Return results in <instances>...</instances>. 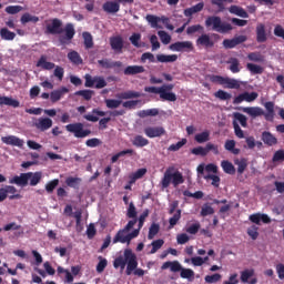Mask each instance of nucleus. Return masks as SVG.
<instances>
[{
  "label": "nucleus",
  "instance_id": "603ef678",
  "mask_svg": "<svg viewBox=\"0 0 284 284\" xmlns=\"http://www.w3.org/2000/svg\"><path fill=\"white\" fill-rule=\"evenodd\" d=\"M163 245H165V241L163 240H155L151 243V251L149 252V254H156L158 250H161V247H163Z\"/></svg>",
  "mask_w": 284,
  "mask_h": 284
},
{
  "label": "nucleus",
  "instance_id": "5fc2aeb1",
  "mask_svg": "<svg viewBox=\"0 0 284 284\" xmlns=\"http://www.w3.org/2000/svg\"><path fill=\"white\" fill-rule=\"evenodd\" d=\"M246 70H250L251 74H263V68L258 64L247 63Z\"/></svg>",
  "mask_w": 284,
  "mask_h": 284
},
{
  "label": "nucleus",
  "instance_id": "a211bd4d",
  "mask_svg": "<svg viewBox=\"0 0 284 284\" xmlns=\"http://www.w3.org/2000/svg\"><path fill=\"white\" fill-rule=\"evenodd\" d=\"M1 141L6 145H13L14 148H23L26 143L22 139L17 138V135L2 136Z\"/></svg>",
  "mask_w": 284,
  "mask_h": 284
},
{
  "label": "nucleus",
  "instance_id": "aec40b11",
  "mask_svg": "<svg viewBox=\"0 0 284 284\" xmlns=\"http://www.w3.org/2000/svg\"><path fill=\"white\" fill-rule=\"evenodd\" d=\"M248 220L251 221V223H255V225H261V221L262 223H265V224L272 223V219H270L267 214H263V213L251 214L248 216Z\"/></svg>",
  "mask_w": 284,
  "mask_h": 284
},
{
  "label": "nucleus",
  "instance_id": "e433bc0d",
  "mask_svg": "<svg viewBox=\"0 0 284 284\" xmlns=\"http://www.w3.org/2000/svg\"><path fill=\"white\" fill-rule=\"evenodd\" d=\"M227 63L230 64L229 70H231L233 74H239V72H241V62L239 61V59L230 58Z\"/></svg>",
  "mask_w": 284,
  "mask_h": 284
},
{
  "label": "nucleus",
  "instance_id": "72a5a7b5",
  "mask_svg": "<svg viewBox=\"0 0 284 284\" xmlns=\"http://www.w3.org/2000/svg\"><path fill=\"white\" fill-rule=\"evenodd\" d=\"M68 59L73 65H81L83 64V58H81V54L77 51H71L68 53Z\"/></svg>",
  "mask_w": 284,
  "mask_h": 284
},
{
  "label": "nucleus",
  "instance_id": "13d9d810",
  "mask_svg": "<svg viewBox=\"0 0 284 284\" xmlns=\"http://www.w3.org/2000/svg\"><path fill=\"white\" fill-rule=\"evenodd\" d=\"M94 88L97 90H102V88L108 87V81H105V78L103 77H94Z\"/></svg>",
  "mask_w": 284,
  "mask_h": 284
},
{
  "label": "nucleus",
  "instance_id": "20e7f679",
  "mask_svg": "<svg viewBox=\"0 0 284 284\" xmlns=\"http://www.w3.org/2000/svg\"><path fill=\"white\" fill-rule=\"evenodd\" d=\"M185 183V178H183V173L181 171L174 169V166H169L164 175L161 180V186L163 190H166V187H170V185L173 184V187H179V185H183Z\"/></svg>",
  "mask_w": 284,
  "mask_h": 284
},
{
  "label": "nucleus",
  "instance_id": "774afa93",
  "mask_svg": "<svg viewBox=\"0 0 284 284\" xmlns=\"http://www.w3.org/2000/svg\"><path fill=\"white\" fill-rule=\"evenodd\" d=\"M273 163H278L284 161V150H277L272 159Z\"/></svg>",
  "mask_w": 284,
  "mask_h": 284
},
{
  "label": "nucleus",
  "instance_id": "e2e57ef3",
  "mask_svg": "<svg viewBox=\"0 0 284 284\" xmlns=\"http://www.w3.org/2000/svg\"><path fill=\"white\" fill-rule=\"evenodd\" d=\"M158 36L164 45H168L172 41V37L166 31H158Z\"/></svg>",
  "mask_w": 284,
  "mask_h": 284
},
{
  "label": "nucleus",
  "instance_id": "f704fd0d",
  "mask_svg": "<svg viewBox=\"0 0 284 284\" xmlns=\"http://www.w3.org/2000/svg\"><path fill=\"white\" fill-rule=\"evenodd\" d=\"M224 149L231 154H241V149H236V141L234 140H226L224 143Z\"/></svg>",
  "mask_w": 284,
  "mask_h": 284
},
{
  "label": "nucleus",
  "instance_id": "6e6d98bb",
  "mask_svg": "<svg viewBox=\"0 0 284 284\" xmlns=\"http://www.w3.org/2000/svg\"><path fill=\"white\" fill-rule=\"evenodd\" d=\"M125 154H134V150L126 149V150L120 151L119 153L114 154L111 158V163H116V161H119V159H121V156H125Z\"/></svg>",
  "mask_w": 284,
  "mask_h": 284
},
{
  "label": "nucleus",
  "instance_id": "cd10ccee",
  "mask_svg": "<svg viewBox=\"0 0 284 284\" xmlns=\"http://www.w3.org/2000/svg\"><path fill=\"white\" fill-rule=\"evenodd\" d=\"M0 105H8L9 108H19V105H21V102L11 97L3 95L0 97Z\"/></svg>",
  "mask_w": 284,
  "mask_h": 284
},
{
  "label": "nucleus",
  "instance_id": "49530a36",
  "mask_svg": "<svg viewBox=\"0 0 284 284\" xmlns=\"http://www.w3.org/2000/svg\"><path fill=\"white\" fill-rule=\"evenodd\" d=\"M82 37L84 39V48L90 50V48H94V40L92 39V34L90 32H83Z\"/></svg>",
  "mask_w": 284,
  "mask_h": 284
},
{
  "label": "nucleus",
  "instance_id": "f3484780",
  "mask_svg": "<svg viewBox=\"0 0 284 284\" xmlns=\"http://www.w3.org/2000/svg\"><path fill=\"white\" fill-rule=\"evenodd\" d=\"M144 134L149 136V139H156L165 134V129L163 126H148L144 129Z\"/></svg>",
  "mask_w": 284,
  "mask_h": 284
},
{
  "label": "nucleus",
  "instance_id": "b1692460",
  "mask_svg": "<svg viewBox=\"0 0 284 284\" xmlns=\"http://www.w3.org/2000/svg\"><path fill=\"white\" fill-rule=\"evenodd\" d=\"M229 12L231 14H235L236 17H241L242 19H250V14L247 13V11H245V9L236 4H232L229 8Z\"/></svg>",
  "mask_w": 284,
  "mask_h": 284
},
{
  "label": "nucleus",
  "instance_id": "dca6fc26",
  "mask_svg": "<svg viewBox=\"0 0 284 284\" xmlns=\"http://www.w3.org/2000/svg\"><path fill=\"white\" fill-rule=\"evenodd\" d=\"M52 119L50 118H39L34 123V128H37V130H39L40 132H48V130H50V128H52Z\"/></svg>",
  "mask_w": 284,
  "mask_h": 284
},
{
  "label": "nucleus",
  "instance_id": "8fccbe9b",
  "mask_svg": "<svg viewBox=\"0 0 284 284\" xmlns=\"http://www.w3.org/2000/svg\"><path fill=\"white\" fill-rule=\"evenodd\" d=\"M160 230H161V225H159L158 223L151 224L149 229V234H148L149 241H152V239H154L156 234H159Z\"/></svg>",
  "mask_w": 284,
  "mask_h": 284
},
{
  "label": "nucleus",
  "instance_id": "0e129e2a",
  "mask_svg": "<svg viewBox=\"0 0 284 284\" xmlns=\"http://www.w3.org/2000/svg\"><path fill=\"white\" fill-rule=\"evenodd\" d=\"M129 41H131L132 45L134 48H141V33H133L130 38Z\"/></svg>",
  "mask_w": 284,
  "mask_h": 284
},
{
  "label": "nucleus",
  "instance_id": "58836bf2",
  "mask_svg": "<svg viewBox=\"0 0 284 284\" xmlns=\"http://www.w3.org/2000/svg\"><path fill=\"white\" fill-rule=\"evenodd\" d=\"M150 144V140L143 138V135H136L133 141H132V145H134L135 148H145V145Z\"/></svg>",
  "mask_w": 284,
  "mask_h": 284
},
{
  "label": "nucleus",
  "instance_id": "7c9ffc66",
  "mask_svg": "<svg viewBox=\"0 0 284 284\" xmlns=\"http://www.w3.org/2000/svg\"><path fill=\"white\" fill-rule=\"evenodd\" d=\"M68 92H69V90H68V88H65V87H62V88L59 89V90L52 91V92L50 93L51 102H52V103H57V101H61V98H62L65 93H68Z\"/></svg>",
  "mask_w": 284,
  "mask_h": 284
},
{
  "label": "nucleus",
  "instance_id": "37998d69",
  "mask_svg": "<svg viewBox=\"0 0 284 284\" xmlns=\"http://www.w3.org/2000/svg\"><path fill=\"white\" fill-rule=\"evenodd\" d=\"M181 221V209H178L171 219H169V230L174 229V226Z\"/></svg>",
  "mask_w": 284,
  "mask_h": 284
},
{
  "label": "nucleus",
  "instance_id": "c03bdc74",
  "mask_svg": "<svg viewBox=\"0 0 284 284\" xmlns=\"http://www.w3.org/2000/svg\"><path fill=\"white\" fill-rule=\"evenodd\" d=\"M104 103L109 110H116V108L121 106V103H123V101L116 99H105Z\"/></svg>",
  "mask_w": 284,
  "mask_h": 284
},
{
  "label": "nucleus",
  "instance_id": "a878e982",
  "mask_svg": "<svg viewBox=\"0 0 284 284\" xmlns=\"http://www.w3.org/2000/svg\"><path fill=\"white\" fill-rule=\"evenodd\" d=\"M145 68L143 65H129L124 69L125 77H134V74H143Z\"/></svg>",
  "mask_w": 284,
  "mask_h": 284
},
{
  "label": "nucleus",
  "instance_id": "4d7b16f0",
  "mask_svg": "<svg viewBox=\"0 0 284 284\" xmlns=\"http://www.w3.org/2000/svg\"><path fill=\"white\" fill-rule=\"evenodd\" d=\"M187 143V139H182L181 141L176 142L175 144H171L168 148L169 152H179V150H181V148H183V145H185Z\"/></svg>",
  "mask_w": 284,
  "mask_h": 284
},
{
  "label": "nucleus",
  "instance_id": "39448f33",
  "mask_svg": "<svg viewBox=\"0 0 284 284\" xmlns=\"http://www.w3.org/2000/svg\"><path fill=\"white\" fill-rule=\"evenodd\" d=\"M174 84H163L162 87H145L144 92L150 94H160L162 101H176V93L172 92Z\"/></svg>",
  "mask_w": 284,
  "mask_h": 284
},
{
  "label": "nucleus",
  "instance_id": "79ce46f5",
  "mask_svg": "<svg viewBox=\"0 0 284 284\" xmlns=\"http://www.w3.org/2000/svg\"><path fill=\"white\" fill-rule=\"evenodd\" d=\"M264 106L267 111V113L265 114L266 121H272V119H274V102H265Z\"/></svg>",
  "mask_w": 284,
  "mask_h": 284
},
{
  "label": "nucleus",
  "instance_id": "c85d7f7f",
  "mask_svg": "<svg viewBox=\"0 0 284 284\" xmlns=\"http://www.w3.org/2000/svg\"><path fill=\"white\" fill-rule=\"evenodd\" d=\"M203 8H205V3L199 2L197 4L184 9V17H192L193 14H196L201 11H203Z\"/></svg>",
  "mask_w": 284,
  "mask_h": 284
},
{
  "label": "nucleus",
  "instance_id": "338daca9",
  "mask_svg": "<svg viewBox=\"0 0 284 284\" xmlns=\"http://www.w3.org/2000/svg\"><path fill=\"white\" fill-rule=\"evenodd\" d=\"M204 28L201 24H193L191 27H187L186 34H195V32H204Z\"/></svg>",
  "mask_w": 284,
  "mask_h": 284
},
{
  "label": "nucleus",
  "instance_id": "7ed1b4c3",
  "mask_svg": "<svg viewBox=\"0 0 284 284\" xmlns=\"http://www.w3.org/2000/svg\"><path fill=\"white\" fill-rule=\"evenodd\" d=\"M41 179H43V173L28 172L13 176L9 180V183L11 185H19L20 187H26L28 185V182L30 181L29 185H31V187H34L36 185H39V183H41Z\"/></svg>",
  "mask_w": 284,
  "mask_h": 284
},
{
  "label": "nucleus",
  "instance_id": "9b49d317",
  "mask_svg": "<svg viewBox=\"0 0 284 284\" xmlns=\"http://www.w3.org/2000/svg\"><path fill=\"white\" fill-rule=\"evenodd\" d=\"M172 52H192L194 44L192 41H178L169 45Z\"/></svg>",
  "mask_w": 284,
  "mask_h": 284
},
{
  "label": "nucleus",
  "instance_id": "052dcab7",
  "mask_svg": "<svg viewBox=\"0 0 284 284\" xmlns=\"http://www.w3.org/2000/svg\"><path fill=\"white\" fill-rule=\"evenodd\" d=\"M59 186V179H54L45 184V191L48 194H52L54 190Z\"/></svg>",
  "mask_w": 284,
  "mask_h": 284
},
{
  "label": "nucleus",
  "instance_id": "412c9836",
  "mask_svg": "<svg viewBox=\"0 0 284 284\" xmlns=\"http://www.w3.org/2000/svg\"><path fill=\"white\" fill-rule=\"evenodd\" d=\"M102 10L108 12V14H116L121 10V4L116 1H106L103 3Z\"/></svg>",
  "mask_w": 284,
  "mask_h": 284
},
{
  "label": "nucleus",
  "instance_id": "473e14b6",
  "mask_svg": "<svg viewBox=\"0 0 284 284\" xmlns=\"http://www.w3.org/2000/svg\"><path fill=\"white\" fill-rule=\"evenodd\" d=\"M221 168L223 172H225V174H231V175L236 174V168H234V164H232V162L227 160H223L221 162Z\"/></svg>",
  "mask_w": 284,
  "mask_h": 284
},
{
  "label": "nucleus",
  "instance_id": "680f3d73",
  "mask_svg": "<svg viewBox=\"0 0 284 284\" xmlns=\"http://www.w3.org/2000/svg\"><path fill=\"white\" fill-rule=\"evenodd\" d=\"M148 23L151 24V28H159V22L161 21V18L154 16V14H148L145 17Z\"/></svg>",
  "mask_w": 284,
  "mask_h": 284
},
{
  "label": "nucleus",
  "instance_id": "f8f14e48",
  "mask_svg": "<svg viewBox=\"0 0 284 284\" xmlns=\"http://www.w3.org/2000/svg\"><path fill=\"white\" fill-rule=\"evenodd\" d=\"M214 43L215 42L212 39V37H210V33H204V32H202V34L195 41V45L197 48H204L205 50H210V48H214Z\"/></svg>",
  "mask_w": 284,
  "mask_h": 284
},
{
  "label": "nucleus",
  "instance_id": "bb28decb",
  "mask_svg": "<svg viewBox=\"0 0 284 284\" xmlns=\"http://www.w3.org/2000/svg\"><path fill=\"white\" fill-rule=\"evenodd\" d=\"M36 65L42 70H54L57 68L54 62H48V57L45 55H41Z\"/></svg>",
  "mask_w": 284,
  "mask_h": 284
},
{
  "label": "nucleus",
  "instance_id": "4c0bfd02",
  "mask_svg": "<svg viewBox=\"0 0 284 284\" xmlns=\"http://www.w3.org/2000/svg\"><path fill=\"white\" fill-rule=\"evenodd\" d=\"M0 37L3 41H14L17 33L10 31L8 28L0 29Z\"/></svg>",
  "mask_w": 284,
  "mask_h": 284
},
{
  "label": "nucleus",
  "instance_id": "0eeeda50",
  "mask_svg": "<svg viewBox=\"0 0 284 284\" xmlns=\"http://www.w3.org/2000/svg\"><path fill=\"white\" fill-rule=\"evenodd\" d=\"M171 270V272H180L181 278H187L191 281V278H194V272L192 268H184L181 266V263L179 261H173V262H164L163 265L161 266V270Z\"/></svg>",
  "mask_w": 284,
  "mask_h": 284
},
{
  "label": "nucleus",
  "instance_id": "f03ea898",
  "mask_svg": "<svg viewBox=\"0 0 284 284\" xmlns=\"http://www.w3.org/2000/svg\"><path fill=\"white\" fill-rule=\"evenodd\" d=\"M59 37V42L61 45H68L72 39H74V34H77V30H74V24L67 23L63 28V21L59 18L51 19V22L47 24V33L48 34H63Z\"/></svg>",
  "mask_w": 284,
  "mask_h": 284
},
{
  "label": "nucleus",
  "instance_id": "2f4dec72",
  "mask_svg": "<svg viewBox=\"0 0 284 284\" xmlns=\"http://www.w3.org/2000/svg\"><path fill=\"white\" fill-rule=\"evenodd\" d=\"M179 55L176 54H170V55H165V54H158L156 55V61L159 63H174L175 61H178Z\"/></svg>",
  "mask_w": 284,
  "mask_h": 284
},
{
  "label": "nucleus",
  "instance_id": "a18cd8bd",
  "mask_svg": "<svg viewBox=\"0 0 284 284\" xmlns=\"http://www.w3.org/2000/svg\"><path fill=\"white\" fill-rule=\"evenodd\" d=\"M75 97H82L84 99V101H91L92 97H94V91L92 90H80L77 91Z\"/></svg>",
  "mask_w": 284,
  "mask_h": 284
},
{
  "label": "nucleus",
  "instance_id": "6e6552de",
  "mask_svg": "<svg viewBox=\"0 0 284 284\" xmlns=\"http://www.w3.org/2000/svg\"><path fill=\"white\" fill-rule=\"evenodd\" d=\"M83 123L75 122L65 125L67 132L74 134L75 139H85V136H90L92 131L90 129H83Z\"/></svg>",
  "mask_w": 284,
  "mask_h": 284
},
{
  "label": "nucleus",
  "instance_id": "ddd939ff",
  "mask_svg": "<svg viewBox=\"0 0 284 284\" xmlns=\"http://www.w3.org/2000/svg\"><path fill=\"white\" fill-rule=\"evenodd\" d=\"M241 283H248V284H257L258 280L254 277V270L253 268H246L241 272L240 275Z\"/></svg>",
  "mask_w": 284,
  "mask_h": 284
},
{
  "label": "nucleus",
  "instance_id": "bf43d9fd",
  "mask_svg": "<svg viewBox=\"0 0 284 284\" xmlns=\"http://www.w3.org/2000/svg\"><path fill=\"white\" fill-rule=\"evenodd\" d=\"M214 97L216 99H220V101H230L232 99V95L227 93V91L219 90L214 93Z\"/></svg>",
  "mask_w": 284,
  "mask_h": 284
},
{
  "label": "nucleus",
  "instance_id": "9d476101",
  "mask_svg": "<svg viewBox=\"0 0 284 284\" xmlns=\"http://www.w3.org/2000/svg\"><path fill=\"white\" fill-rule=\"evenodd\" d=\"M210 152H213L214 154H219V145L207 143L205 148L197 146L191 150V154H194L195 156H207Z\"/></svg>",
  "mask_w": 284,
  "mask_h": 284
},
{
  "label": "nucleus",
  "instance_id": "09e8293b",
  "mask_svg": "<svg viewBox=\"0 0 284 284\" xmlns=\"http://www.w3.org/2000/svg\"><path fill=\"white\" fill-rule=\"evenodd\" d=\"M194 140L196 141V143H207V141H210V131H203L195 134Z\"/></svg>",
  "mask_w": 284,
  "mask_h": 284
},
{
  "label": "nucleus",
  "instance_id": "c9c22d12",
  "mask_svg": "<svg viewBox=\"0 0 284 284\" xmlns=\"http://www.w3.org/2000/svg\"><path fill=\"white\" fill-rule=\"evenodd\" d=\"M3 190L7 196L8 194H12L9 195L10 201H14V199H22L21 194L17 193V187H14L13 185H7L6 187H3Z\"/></svg>",
  "mask_w": 284,
  "mask_h": 284
},
{
  "label": "nucleus",
  "instance_id": "de8ad7c7",
  "mask_svg": "<svg viewBox=\"0 0 284 284\" xmlns=\"http://www.w3.org/2000/svg\"><path fill=\"white\" fill-rule=\"evenodd\" d=\"M248 61H254V63H263L265 61V57L261 54V52H251L247 54Z\"/></svg>",
  "mask_w": 284,
  "mask_h": 284
},
{
  "label": "nucleus",
  "instance_id": "ea45409f",
  "mask_svg": "<svg viewBox=\"0 0 284 284\" xmlns=\"http://www.w3.org/2000/svg\"><path fill=\"white\" fill-rule=\"evenodd\" d=\"M140 119H145L146 116H159V109H146L138 112Z\"/></svg>",
  "mask_w": 284,
  "mask_h": 284
},
{
  "label": "nucleus",
  "instance_id": "4be33fe9",
  "mask_svg": "<svg viewBox=\"0 0 284 284\" xmlns=\"http://www.w3.org/2000/svg\"><path fill=\"white\" fill-rule=\"evenodd\" d=\"M98 63L104 70H111L112 68H123V62L121 61H112L110 59L98 60Z\"/></svg>",
  "mask_w": 284,
  "mask_h": 284
},
{
  "label": "nucleus",
  "instance_id": "a19ab883",
  "mask_svg": "<svg viewBox=\"0 0 284 284\" xmlns=\"http://www.w3.org/2000/svg\"><path fill=\"white\" fill-rule=\"evenodd\" d=\"M82 216H83V212L81 210L75 211L73 213V217L75 219V230H77V232H82L83 231V224H81Z\"/></svg>",
  "mask_w": 284,
  "mask_h": 284
},
{
  "label": "nucleus",
  "instance_id": "864d4df0",
  "mask_svg": "<svg viewBox=\"0 0 284 284\" xmlns=\"http://www.w3.org/2000/svg\"><path fill=\"white\" fill-rule=\"evenodd\" d=\"M21 23H39V17L32 16L30 13H24L21 17Z\"/></svg>",
  "mask_w": 284,
  "mask_h": 284
},
{
  "label": "nucleus",
  "instance_id": "423d86ee",
  "mask_svg": "<svg viewBox=\"0 0 284 284\" xmlns=\"http://www.w3.org/2000/svg\"><path fill=\"white\" fill-rule=\"evenodd\" d=\"M205 26L206 28H212L214 32H220V34H227V32L232 31V24L223 22L219 16L206 18Z\"/></svg>",
  "mask_w": 284,
  "mask_h": 284
},
{
  "label": "nucleus",
  "instance_id": "1a4fd4ad",
  "mask_svg": "<svg viewBox=\"0 0 284 284\" xmlns=\"http://www.w3.org/2000/svg\"><path fill=\"white\" fill-rule=\"evenodd\" d=\"M211 83H217L219 85H225L229 90H239L241 88V83L237 82L236 79L225 78L222 75H211Z\"/></svg>",
  "mask_w": 284,
  "mask_h": 284
},
{
  "label": "nucleus",
  "instance_id": "6ab92c4d",
  "mask_svg": "<svg viewBox=\"0 0 284 284\" xmlns=\"http://www.w3.org/2000/svg\"><path fill=\"white\" fill-rule=\"evenodd\" d=\"M264 145H267L268 148H274V145H278V139L272 134L270 131H263L261 136Z\"/></svg>",
  "mask_w": 284,
  "mask_h": 284
},
{
  "label": "nucleus",
  "instance_id": "69168bd1",
  "mask_svg": "<svg viewBox=\"0 0 284 284\" xmlns=\"http://www.w3.org/2000/svg\"><path fill=\"white\" fill-rule=\"evenodd\" d=\"M136 206L134 205V202H130L126 211L128 219H136Z\"/></svg>",
  "mask_w": 284,
  "mask_h": 284
},
{
  "label": "nucleus",
  "instance_id": "f257e3e1",
  "mask_svg": "<svg viewBox=\"0 0 284 284\" xmlns=\"http://www.w3.org/2000/svg\"><path fill=\"white\" fill-rule=\"evenodd\" d=\"M113 266L115 270H119V267L121 270H125L126 266V276L132 275V272L134 276H145V271L143 268H138L139 261L136 260V254H134L130 248L124 250V257L120 255L114 260Z\"/></svg>",
  "mask_w": 284,
  "mask_h": 284
},
{
  "label": "nucleus",
  "instance_id": "393cba45",
  "mask_svg": "<svg viewBox=\"0 0 284 284\" xmlns=\"http://www.w3.org/2000/svg\"><path fill=\"white\" fill-rule=\"evenodd\" d=\"M243 112L248 114V116H252V119H256V116H263V114H265V111H263L261 106H246L243 108Z\"/></svg>",
  "mask_w": 284,
  "mask_h": 284
},
{
  "label": "nucleus",
  "instance_id": "5701e85b",
  "mask_svg": "<svg viewBox=\"0 0 284 284\" xmlns=\"http://www.w3.org/2000/svg\"><path fill=\"white\" fill-rule=\"evenodd\" d=\"M257 43H265L267 41V31L265 30V24L258 23L255 29Z\"/></svg>",
  "mask_w": 284,
  "mask_h": 284
},
{
  "label": "nucleus",
  "instance_id": "2eb2a0df",
  "mask_svg": "<svg viewBox=\"0 0 284 284\" xmlns=\"http://www.w3.org/2000/svg\"><path fill=\"white\" fill-rule=\"evenodd\" d=\"M245 41H247L246 36H237L233 39L223 40V45L227 50H232V48H236V45H241V43H245Z\"/></svg>",
  "mask_w": 284,
  "mask_h": 284
},
{
  "label": "nucleus",
  "instance_id": "c756f323",
  "mask_svg": "<svg viewBox=\"0 0 284 284\" xmlns=\"http://www.w3.org/2000/svg\"><path fill=\"white\" fill-rule=\"evenodd\" d=\"M140 97H143V93L139 91H132V90L116 94V99H123V100L140 99Z\"/></svg>",
  "mask_w": 284,
  "mask_h": 284
},
{
  "label": "nucleus",
  "instance_id": "4468645a",
  "mask_svg": "<svg viewBox=\"0 0 284 284\" xmlns=\"http://www.w3.org/2000/svg\"><path fill=\"white\" fill-rule=\"evenodd\" d=\"M109 42L115 54H123V38L121 36L111 37Z\"/></svg>",
  "mask_w": 284,
  "mask_h": 284
},
{
  "label": "nucleus",
  "instance_id": "3c124183",
  "mask_svg": "<svg viewBox=\"0 0 284 284\" xmlns=\"http://www.w3.org/2000/svg\"><path fill=\"white\" fill-rule=\"evenodd\" d=\"M234 163L237 165V174H243L247 170V160L245 158L235 160Z\"/></svg>",
  "mask_w": 284,
  "mask_h": 284
}]
</instances>
